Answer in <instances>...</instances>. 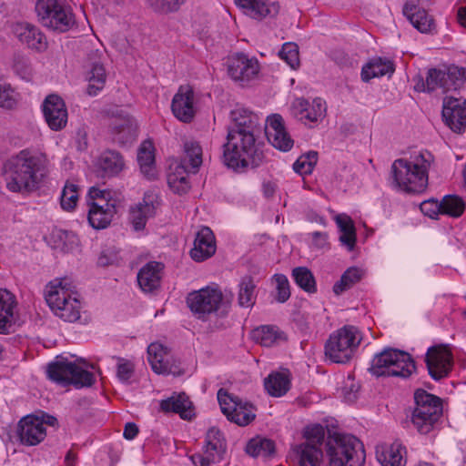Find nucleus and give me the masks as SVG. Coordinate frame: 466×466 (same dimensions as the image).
I'll list each match as a JSON object with an SVG mask.
<instances>
[{
	"instance_id": "c03bdc74",
	"label": "nucleus",
	"mask_w": 466,
	"mask_h": 466,
	"mask_svg": "<svg viewBox=\"0 0 466 466\" xmlns=\"http://www.w3.org/2000/svg\"><path fill=\"white\" fill-rule=\"evenodd\" d=\"M246 451L252 457H269L275 451L274 442L268 439L254 438L250 440L246 447Z\"/></svg>"
},
{
	"instance_id": "1a4fd4ad",
	"label": "nucleus",
	"mask_w": 466,
	"mask_h": 466,
	"mask_svg": "<svg viewBox=\"0 0 466 466\" xmlns=\"http://www.w3.org/2000/svg\"><path fill=\"white\" fill-rule=\"evenodd\" d=\"M88 222L95 229L107 228L116 214V200L110 197V192L91 187L88 192Z\"/></svg>"
},
{
	"instance_id": "393cba45",
	"label": "nucleus",
	"mask_w": 466,
	"mask_h": 466,
	"mask_svg": "<svg viewBox=\"0 0 466 466\" xmlns=\"http://www.w3.org/2000/svg\"><path fill=\"white\" fill-rule=\"evenodd\" d=\"M157 198L155 193L147 192L141 202L130 208L129 220L135 230L143 229L147 218L155 214Z\"/></svg>"
},
{
	"instance_id": "423d86ee",
	"label": "nucleus",
	"mask_w": 466,
	"mask_h": 466,
	"mask_svg": "<svg viewBox=\"0 0 466 466\" xmlns=\"http://www.w3.org/2000/svg\"><path fill=\"white\" fill-rule=\"evenodd\" d=\"M414 400L416 407L411 413L410 421L419 433L427 434L442 414L441 400L424 390H417Z\"/></svg>"
},
{
	"instance_id": "f3484780",
	"label": "nucleus",
	"mask_w": 466,
	"mask_h": 466,
	"mask_svg": "<svg viewBox=\"0 0 466 466\" xmlns=\"http://www.w3.org/2000/svg\"><path fill=\"white\" fill-rule=\"evenodd\" d=\"M228 71L233 80L245 86L258 77L259 64L255 58L237 54L228 58Z\"/></svg>"
},
{
	"instance_id": "7c9ffc66",
	"label": "nucleus",
	"mask_w": 466,
	"mask_h": 466,
	"mask_svg": "<svg viewBox=\"0 0 466 466\" xmlns=\"http://www.w3.org/2000/svg\"><path fill=\"white\" fill-rule=\"evenodd\" d=\"M235 3L247 15L257 20L267 15H275L279 9L278 4L273 3L268 5V0H235Z\"/></svg>"
},
{
	"instance_id": "13d9d810",
	"label": "nucleus",
	"mask_w": 466,
	"mask_h": 466,
	"mask_svg": "<svg viewBox=\"0 0 466 466\" xmlns=\"http://www.w3.org/2000/svg\"><path fill=\"white\" fill-rule=\"evenodd\" d=\"M420 211L431 218H437L440 214H442L441 202L439 203L435 199H429L423 201L420 205Z\"/></svg>"
},
{
	"instance_id": "39448f33",
	"label": "nucleus",
	"mask_w": 466,
	"mask_h": 466,
	"mask_svg": "<svg viewBox=\"0 0 466 466\" xmlns=\"http://www.w3.org/2000/svg\"><path fill=\"white\" fill-rule=\"evenodd\" d=\"M414 370L415 364L410 355L395 349H386L376 354L370 368V371L378 377L408 378Z\"/></svg>"
},
{
	"instance_id": "c9c22d12",
	"label": "nucleus",
	"mask_w": 466,
	"mask_h": 466,
	"mask_svg": "<svg viewBox=\"0 0 466 466\" xmlns=\"http://www.w3.org/2000/svg\"><path fill=\"white\" fill-rule=\"evenodd\" d=\"M404 454L406 449L399 441H394L390 446L382 447L380 452L377 451V457L382 466H404Z\"/></svg>"
},
{
	"instance_id": "864d4df0",
	"label": "nucleus",
	"mask_w": 466,
	"mask_h": 466,
	"mask_svg": "<svg viewBox=\"0 0 466 466\" xmlns=\"http://www.w3.org/2000/svg\"><path fill=\"white\" fill-rule=\"evenodd\" d=\"M279 56L293 69L299 66V46L295 43H285L279 51Z\"/></svg>"
},
{
	"instance_id": "5fc2aeb1",
	"label": "nucleus",
	"mask_w": 466,
	"mask_h": 466,
	"mask_svg": "<svg viewBox=\"0 0 466 466\" xmlns=\"http://www.w3.org/2000/svg\"><path fill=\"white\" fill-rule=\"evenodd\" d=\"M273 280L276 283L277 296L276 299L279 303L286 302L290 297L289 282L283 274H275Z\"/></svg>"
},
{
	"instance_id": "4468645a",
	"label": "nucleus",
	"mask_w": 466,
	"mask_h": 466,
	"mask_svg": "<svg viewBox=\"0 0 466 466\" xmlns=\"http://www.w3.org/2000/svg\"><path fill=\"white\" fill-rule=\"evenodd\" d=\"M222 299L223 294L219 289L208 287L191 292L187 298V303L198 319H205L219 309Z\"/></svg>"
},
{
	"instance_id": "cd10ccee",
	"label": "nucleus",
	"mask_w": 466,
	"mask_h": 466,
	"mask_svg": "<svg viewBox=\"0 0 466 466\" xmlns=\"http://www.w3.org/2000/svg\"><path fill=\"white\" fill-rule=\"evenodd\" d=\"M15 34L23 44L31 49L44 51L47 47V41L45 35L33 25L27 23L15 25Z\"/></svg>"
},
{
	"instance_id": "a19ab883",
	"label": "nucleus",
	"mask_w": 466,
	"mask_h": 466,
	"mask_svg": "<svg viewBox=\"0 0 466 466\" xmlns=\"http://www.w3.org/2000/svg\"><path fill=\"white\" fill-rule=\"evenodd\" d=\"M336 222L341 232L339 241L349 250H352L356 243V231L352 219L345 214H339L336 217Z\"/></svg>"
},
{
	"instance_id": "0eeeda50",
	"label": "nucleus",
	"mask_w": 466,
	"mask_h": 466,
	"mask_svg": "<svg viewBox=\"0 0 466 466\" xmlns=\"http://www.w3.org/2000/svg\"><path fill=\"white\" fill-rule=\"evenodd\" d=\"M361 339L356 327L346 325L329 336L325 344V355L334 363H347L353 357Z\"/></svg>"
},
{
	"instance_id": "aec40b11",
	"label": "nucleus",
	"mask_w": 466,
	"mask_h": 466,
	"mask_svg": "<svg viewBox=\"0 0 466 466\" xmlns=\"http://www.w3.org/2000/svg\"><path fill=\"white\" fill-rule=\"evenodd\" d=\"M171 109L178 120L185 123L192 121L196 114V106L194 90L191 86L184 85L179 86L172 99Z\"/></svg>"
},
{
	"instance_id": "6e6d98bb",
	"label": "nucleus",
	"mask_w": 466,
	"mask_h": 466,
	"mask_svg": "<svg viewBox=\"0 0 466 466\" xmlns=\"http://www.w3.org/2000/svg\"><path fill=\"white\" fill-rule=\"evenodd\" d=\"M304 436L306 438L305 442H309L321 448L325 439V428L319 424L307 427Z\"/></svg>"
},
{
	"instance_id": "a18cd8bd",
	"label": "nucleus",
	"mask_w": 466,
	"mask_h": 466,
	"mask_svg": "<svg viewBox=\"0 0 466 466\" xmlns=\"http://www.w3.org/2000/svg\"><path fill=\"white\" fill-rule=\"evenodd\" d=\"M169 187L179 195L186 194L190 188L188 176L185 167H177L176 170L167 177Z\"/></svg>"
},
{
	"instance_id": "de8ad7c7",
	"label": "nucleus",
	"mask_w": 466,
	"mask_h": 466,
	"mask_svg": "<svg viewBox=\"0 0 466 466\" xmlns=\"http://www.w3.org/2000/svg\"><path fill=\"white\" fill-rule=\"evenodd\" d=\"M255 284L250 276L241 279L238 290V304L240 307L249 308L255 303Z\"/></svg>"
},
{
	"instance_id": "4d7b16f0",
	"label": "nucleus",
	"mask_w": 466,
	"mask_h": 466,
	"mask_svg": "<svg viewBox=\"0 0 466 466\" xmlns=\"http://www.w3.org/2000/svg\"><path fill=\"white\" fill-rule=\"evenodd\" d=\"M135 372V365L128 360L117 358L116 377L122 382H127Z\"/></svg>"
},
{
	"instance_id": "49530a36",
	"label": "nucleus",
	"mask_w": 466,
	"mask_h": 466,
	"mask_svg": "<svg viewBox=\"0 0 466 466\" xmlns=\"http://www.w3.org/2000/svg\"><path fill=\"white\" fill-rule=\"evenodd\" d=\"M292 277L296 284L308 293L317 291L316 280L312 272L306 267H298L293 268Z\"/></svg>"
},
{
	"instance_id": "72a5a7b5",
	"label": "nucleus",
	"mask_w": 466,
	"mask_h": 466,
	"mask_svg": "<svg viewBox=\"0 0 466 466\" xmlns=\"http://www.w3.org/2000/svg\"><path fill=\"white\" fill-rule=\"evenodd\" d=\"M299 466H321L322 450L309 442H303L295 448Z\"/></svg>"
},
{
	"instance_id": "e433bc0d",
	"label": "nucleus",
	"mask_w": 466,
	"mask_h": 466,
	"mask_svg": "<svg viewBox=\"0 0 466 466\" xmlns=\"http://www.w3.org/2000/svg\"><path fill=\"white\" fill-rule=\"evenodd\" d=\"M251 338L264 347H271L286 340L284 333L273 326H261L253 329Z\"/></svg>"
},
{
	"instance_id": "dca6fc26",
	"label": "nucleus",
	"mask_w": 466,
	"mask_h": 466,
	"mask_svg": "<svg viewBox=\"0 0 466 466\" xmlns=\"http://www.w3.org/2000/svg\"><path fill=\"white\" fill-rule=\"evenodd\" d=\"M106 114L113 139L122 145L132 142L136 137V125L129 115L117 107L106 110Z\"/></svg>"
},
{
	"instance_id": "ddd939ff",
	"label": "nucleus",
	"mask_w": 466,
	"mask_h": 466,
	"mask_svg": "<svg viewBox=\"0 0 466 466\" xmlns=\"http://www.w3.org/2000/svg\"><path fill=\"white\" fill-rule=\"evenodd\" d=\"M218 400L221 411L229 420L239 426L249 424L256 417L252 404L243 401L237 396L228 394L222 389L218 392Z\"/></svg>"
},
{
	"instance_id": "f8f14e48",
	"label": "nucleus",
	"mask_w": 466,
	"mask_h": 466,
	"mask_svg": "<svg viewBox=\"0 0 466 466\" xmlns=\"http://www.w3.org/2000/svg\"><path fill=\"white\" fill-rule=\"evenodd\" d=\"M227 450V442L223 433L216 427L208 429L203 446V453L190 456L195 466H211L223 460Z\"/></svg>"
},
{
	"instance_id": "79ce46f5",
	"label": "nucleus",
	"mask_w": 466,
	"mask_h": 466,
	"mask_svg": "<svg viewBox=\"0 0 466 466\" xmlns=\"http://www.w3.org/2000/svg\"><path fill=\"white\" fill-rule=\"evenodd\" d=\"M185 155L182 158L181 165L178 167H185V169L191 167L193 172H197L202 164V148L198 142L187 141L184 144Z\"/></svg>"
},
{
	"instance_id": "2eb2a0df",
	"label": "nucleus",
	"mask_w": 466,
	"mask_h": 466,
	"mask_svg": "<svg viewBox=\"0 0 466 466\" xmlns=\"http://www.w3.org/2000/svg\"><path fill=\"white\" fill-rule=\"evenodd\" d=\"M465 70L455 66H449L445 70L432 68L426 77L427 91L431 92L437 88L443 92L456 90L464 83Z\"/></svg>"
},
{
	"instance_id": "a211bd4d",
	"label": "nucleus",
	"mask_w": 466,
	"mask_h": 466,
	"mask_svg": "<svg viewBox=\"0 0 466 466\" xmlns=\"http://www.w3.org/2000/svg\"><path fill=\"white\" fill-rule=\"evenodd\" d=\"M147 359L152 370L162 375L173 374L179 376L183 373L179 365L170 355L169 350L162 344L153 342L147 347Z\"/></svg>"
},
{
	"instance_id": "9d476101",
	"label": "nucleus",
	"mask_w": 466,
	"mask_h": 466,
	"mask_svg": "<svg viewBox=\"0 0 466 466\" xmlns=\"http://www.w3.org/2000/svg\"><path fill=\"white\" fill-rule=\"evenodd\" d=\"M46 300L52 311L67 322H75L80 318L81 303L61 281L48 287Z\"/></svg>"
},
{
	"instance_id": "b1692460",
	"label": "nucleus",
	"mask_w": 466,
	"mask_h": 466,
	"mask_svg": "<svg viewBox=\"0 0 466 466\" xmlns=\"http://www.w3.org/2000/svg\"><path fill=\"white\" fill-rule=\"evenodd\" d=\"M442 117L451 130L460 133L466 128V102L454 97L445 98Z\"/></svg>"
},
{
	"instance_id": "6e6552de",
	"label": "nucleus",
	"mask_w": 466,
	"mask_h": 466,
	"mask_svg": "<svg viewBox=\"0 0 466 466\" xmlns=\"http://www.w3.org/2000/svg\"><path fill=\"white\" fill-rule=\"evenodd\" d=\"M87 364L84 361V366L67 360H56L50 363L47 367V374L50 380L63 384H72L76 388L90 387L95 381L93 373L85 368Z\"/></svg>"
},
{
	"instance_id": "3c124183",
	"label": "nucleus",
	"mask_w": 466,
	"mask_h": 466,
	"mask_svg": "<svg viewBox=\"0 0 466 466\" xmlns=\"http://www.w3.org/2000/svg\"><path fill=\"white\" fill-rule=\"evenodd\" d=\"M78 200L77 186L72 183H66L61 195V207L64 210H73Z\"/></svg>"
},
{
	"instance_id": "4c0bfd02",
	"label": "nucleus",
	"mask_w": 466,
	"mask_h": 466,
	"mask_svg": "<svg viewBox=\"0 0 466 466\" xmlns=\"http://www.w3.org/2000/svg\"><path fill=\"white\" fill-rule=\"evenodd\" d=\"M394 72V66L390 60H383L380 57L371 59L361 70V78L368 82L373 77L391 75Z\"/></svg>"
},
{
	"instance_id": "0e129e2a",
	"label": "nucleus",
	"mask_w": 466,
	"mask_h": 466,
	"mask_svg": "<svg viewBox=\"0 0 466 466\" xmlns=\"http://www.w3.org/2000/svg\"><path fill=\"white\" fill-rule=\"evenodd\" d=\"M308 163V170H313L314 166L318 161V153L316 151H309L301 156Z\"/></svg>"
},
{
	"instance_id": "bf43d9fd",
	"label": "nucleus",
	"mask_w": 466,
	"mask_h": 466,
	"mask_svg": "<svg viewBox=\"0 0 466 466\" xmlns=\"http://www.w3.org/2000/svg\"><path fill=\"white\" fill-rule=\"evenodd\" d=\"M117 261H118L117 254L111 249H106V250H103L101 252V254L99 255L98 259H97V264L101 267H106V266L117 263Z\"/></svg>"
},
{
	"instance_id": "20e7f679",
	"label": "nucleus",
	"mask_w": 466,
	"mask_h": 466,
	"mask_svg": "<svg viewBox=\"0 0 466 466\" xmlns=\"http://www.w3.org/2000/svg\"><path fill=\"white\" fill-rule=\"evenodd\" d=\"M327 455L329 466H363L365 451L362 442L350 434L334 433L329 435Z\"/></svg>"
},
{
	"instance_id": "6ab92c4d",
	"label": "nucleus",
	"mask_w": 466,
	"mask_h": 466,
	"mask_svg": "<svg viewBox=\"0 0 466 466\" xmlns=\"http://www.w3.org/2000/svg\"><path fill=\"white\" fill-rule=\"evenodd\" d=\"M16 433L25 445H36L46 436L44 420L34 414L23 417L17 423Z\"/></svg>"
},
{
	"instance_id": "e2e57ef3",
	"label": "nucleus",
	"mask_w": 466,
	"mask_h": 466,
	"mask_svg": "<svg viewBox=\"0 0 466 466\" xmlns=\"http://www.w3.org/2000/svg\"><path fill=\"white\" fill-rule=\"evenodd\" d=\"M138 433V427L133 422H127L124 429V437L127 440H133Z\"/></svg>"
},
{
	"instance_id": "774afa93",
	"label": "nucleus",
	"mask_w": 466,
	"mask_h": 466,
	"mask_svg": "<svg viewBox=\"0 0 466 466\" xmlns=\"http://www.w3.org/2000/svg\"><path fill=\"white\" fill-rule=\"evenodd\" d=\"M458 19L461 25L466 27V6L461 7L458 11Z\"/></svg>"
},
{
	"instance_id": "052dcab7",
	"label": "nucleus",
	"mask_w": 466,
	"mask_h": 466,
	"mask_svg": "<svg viewBox=\"0 0 466 466\" xmlns=\"http://www.w3.org/2000/svg\"><path fill=\"white\" fill-rule=\"evenodd\" d=\"M13 91L9 88H0V106L5 108H12L15 104Z\"/></svg>"
},
{
	"instance_id": "37998d69",
	"label": "nucleus",
	"mask_w": 466,
	"mask_h": 466,
	"mask_svg": "<svg viewBox=\"0 0 466 466\" xmlns=\"http://www.w3.org/2000/svg\"><path fill=\"white\" fill-rule=\"evenodd\" d=\"M106 79V70L100 63L95 62L87 75L88 86L87 93L90 96H96L98 91L103 89Z\"/></svg>"
},
{
	"instance_id": "8fccbe9b",
	"label": "nucleus",
	"mask_w": 466,
	"mask_h": 466,
	"mask_svg": "<svg viewBox=\"0 0 466 466\" xmlns=\"http://www.w3.org/2000/svg\"><path fill=\"white\" fill-rule=\"evenodd\" d=\"M442 214L453 218H459L462 215L465 204L461 198L454 195L445 196L441 200Z\"/></svg>"
},
{
	"instance_id": "69168bd1",
	"label": "nucleus",
	"mask_w": 466,
	"mask_h": 466,
	"mask_svg": "<svg viewBox=\"0 0 466 466\" xmlns=\"http://www.w3.org/2000/svg\"><path fill=\"white\" fill-rule=\"evenodd\" d=\"M359 390V386L355 385L353 382L349 386H345L344 388V395L345 399L349 401H354L356 399V394Z\"/></svg>"
},
{
	"instance_id": "473e14b6",
	"label": "nucleus",
	"mask_w": 466,
	"mask_h": 466,
	"mask_svg": "<svg viewBox=\"0 0 466 466\" xmlns=\"http://www.w3.org/2000/svg\"><path fill=\"white\" fill-rule=\"evenodd\" d=\"M137 161L144 177L149 180L157 177L154 146L150 141H144L137 153Z\"/></svg>"
},
{
	"instance_id": "680f3d73",
	"label": "nucleus",
	"mask_w": 466,
	"mask_h": 466,
	"mask_svg": "<svg viewBox=\"0 0 466 466\" xmlns=\"http://www.w3.org/2000/svg\"><path fill=\"white\" fill-rule=\"evenodd\" d=\"M307 161L300 156L293 165V169L299 175L310 174L312 170H308Z\"/></svg>"
},
{
	"instance_id": "58836bf2",
	"label": "nucleus",
	"mask_w": 466,
	"mask_h": 466,
	"mask_svg": "<svg viewBox=\"0 0 466 466\" xmlns=\"http://www.w3.org/2000/svg\"><path fill=\"white\" fill-rule=\"evenodd\" d=\"M98 165L103 177H113L123 170L125 162L118 152L108 150L101 155Z\"/></svg>"
},
{
	"instance_id": "5701e85b",
	"label": "nucleus",
	"mask_w": 466,
	"mask_h": 466,
	"mask_svg": "<svg viewBox=\"0 0 466 466\" xmlns=\"http://www.w3.org/2000/svg\"><path fill=\"white\" fill-rule=\"evenodd\" d=\"M266 135L268 142L281 151H289L294 141L286 131L283 118L279 114H273L267 118Z\"/></svg>"
},
{
	"instance_id": "2f4dec72",
	"label": "nucleus",
	"mask_w": 466,
	"mask_h": 466,
	"mask_svg": "<svg viewBox=\"0 0 466 466\" xmlns=\"http://www.w3.org/2000/svg\"><path fill=\"white\" fill-rule=\"evenodd\" d=\"M15 297L7 289H0V333H8L12 326Z\"/></svg>"
},
{
	"instance_id": "c756f323",
	"label": "nucleus",
	"mask_w": 466,
	"mask_h": 466,
	"mask_svg": "<svg viewBox=\"0 0 466 466\" xmlns=\"http://www.w3.org/2000/svg\"><path fill=\"white\" fill-rule=\"evenodd\" d=\"M292 110L296 117L309 122H317L325 114V106L319 98L314 99L311 105L302 97L296 98L292 103Z\"/></svg>"
},
{
	"instance_id": "7ed1b4c3",
	"label": "nucleus",
	"mask_w": 466,
	"mask_h": 466,
	"mask_svg": "<svg viewBox=\"0 0 466 466\" xmlns=\"http://www.w3.org/2000/svg\"><path fill=\"white\" fill-rule=\"evenodd\" d=\"M434 161L429 151H421L410 160L397 159L391 170L397 186L408 193H420L428 186V171Z\"/></svg>"
},
{
	"instance_id": "f704fd0d",
	"label": "nucleus",
	"mask_w": 466,
	"mask_h": 466,
	"mask_svg": "<svg viewBox=\"0 0 466 466\" xmlns=\"http://www.w3.org/2000/svg\"><path fill=\"white\" fill-rule=\"evenodd\" d=\"M160 406L164 411L178 413L184 420H190L194 416L192 403L185 393L162 400Z\"/></svg>"
},
{
	"instance_id": "338daca9",
	"label": "nucleus",
	"mask_w": 466,
	"mask_h": 466,
	"mask_svg": "<svg viewBox=\"0 0 466 466\" xmlns=\"http://www.w3.org/2000/svg\"><path fill=\"white\" fill-rule=\"evenodd\" d=\"M312 238H313L314 244L317 247L321 248L326 244L327 235L322 232H314L312 234Z\"/></svg>"
},
{
	"instance_id": "c85d7f7f",
	"label": "nucleus",
	"mask_w": 466,
	"mask_h": 466,
	"mask_svg": "<svg viewBox=\"0 0 466 466\" xmlns=\"http://www.w3.org/2000/svg\"><path fill=\"white\" fill-rule=\"evenodd\" d=\"M420 0H408L403 7V14L412 25L421 33H427L433 26V19L426 10L419 6Z\"/></svg>"
},
{
	"instance_id": "f257e3e1",
	"label": "nucleus",
	"mask_w": 466,
	"mask_h": 466,
	"mask_svg": "<svg viewBox=\"0 0 466 466\" xmlns=\"http://www.w3.org/2000/svg\"><path fill=\"white\" fill-rule=\"evenodd\" d=\"M227 142L223 145V162L235 170L257 167L264 160L263 151L256 142L258 117L245 108H236L230 114Z\"/></svg>"
},
{
	"instance_id": "09e8293b",
	"label": "nucleus",
	"mask_w": 466,
	"mask_h": 466,
	"mask_svg": "<svg viewBox=\"0 0 466 466\" xmlns=\"http://www.w3.org/2000/svg\"><path fill=\"white\" fill-rule=\"evenodd\" d=\"M362 278V271L355 267L348 268L341 276L340 279L333 286V291L339 295L351 288Z\"/></svg>"
},
{
	"instance_id": "4be33fe9",
	"label": "nucleus",
	"mask_w": 466,
	"mask_h": 466,
	"mask_svg": "<svg viewBox=\"0 0 466 466\" xmlns=\"http://www.w3.org/2000/svg\"><path fill=\"white\" fill-rule=\"evenodd\" d=\"M43 112L48 127L55 131L63 129L67 123V110L64 100L49 95L44 101Z\"/></svg>"
},
{
	"instance_id": "603ef678",
	"label": "nucleus",
	"mask_w": 466,
	"mask_h": 466,
	"mask_svg": "<svg viewBox=\"0 0 466 466\" xmlns=\"http://www.w3.org/2000/svg\"><path fill=\"white\" fill-rule=\"evenodd\" d=\"M186 0H147L149 6L157 13L168 14L179 10Z\"/></svg>"
},
{
	"instance_id": "bb28decb",
	"label": "nucleus",
	"mask_w": 466,
	"mask_h": 466,
	"mask_svg": "<svg viewBox=\"0 0 466 466\" xmlns=\"http://www.w3.org/2000/svg\"><path fill=\"white\" fill-rule=\"evenodd\" d=\"M164 265L161 262L150 261L141 268L137 274V282L145 292H153L160 287L161 274Z\"/></svg>"
},
{
	"instance_id": "f03ea898",
	"label": "nucleus",
	"mask_w": 466,
	"mask_h": 466,
	"mask_svg": "<svg viewBox=\"0 0 466 466\" xmlns=\"http://www.w3.org/2000/svg\"><path fill=\"white\" fill-rule=\"evenodd\" d=\"M45 155L22 150L4 166L6 187L11 192H29L37 188L46 175Z\"/></svg>"
},
{
	"instance_id": "a878e982",
	"label": "nucleus",
	"mask_w": 466,
	"mask_h": 466,
	"mask_svg": "<svg viewBox=\"0 0 466 466\" xmlns=\"http://www.w3.org/2000/svg\"><path fill=\"white\" fill-rule=\"evenodd\" d=\"M216 252V240L212 230L203 227L196 235L190 256L197 262L204 261Z\"/></svg>"
},
{
	"instance_id": "412c9836",
	"label": "nucleus",
	"mask_w": 466,
	"mask_h": 466,
	"mask_svg": "<svg viewBox=\"0 0 466 466\" xmlns=\"http://www.w3.org/2000/svg\"><path fill=\"white\" fill-rule=\"evenodd\" d=\"M425 361L431 378L441 380L451 370L452 355L445 347H432L428 350Z\"/></svg>"
},
{
	"instance_id": "ea45409f",
	"label": "nucleus",
	"mask_w": 466,
	"mask_h": 466,
	"mask_svg": "<svg viewBox=\"0 0 466 466\" xmlns=\"http://www.w3.org/2000/svg\"><path fill=\"white\" fill-rule=\"evenodd\" d=\"M264 385L271 396L280 397L289 390L290 380L283 372H273L265 379Z\"/></svg>"
},
{
	"instance_id": "9b49d317",
	"label": "nucleus",
	"mask_w": 466,
	"mask_h": 466,
	"mask_svg": "<svg viewBox=\"0 0 466 466\" xmlns=\"http://www.w3.org/2000/svg\"><path fill=\"white\" fill-rule=\"evenodd\" d=\"M35 12L41 24L53 30L66 31L72 24V15L57 0H37Z\"/></svg>"
}]
</instances>
